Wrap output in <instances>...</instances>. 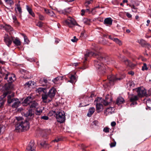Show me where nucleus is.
Instances as JSON below:
<instances>
[{
    "instance_id": "bf43d9fd",
    "label": "nucleus",
    "mask_w": 151,
    "mask_h": 151,
    "mask_svg": "<svg viewBox=\"0 0 151 151\" xmlns=\"http://www.w3.org/2000/svg\"><path fill=\"white\" fill-rule=\"evenodd\" d=\"M128 73L129 74L131 75L132 76L134 74V72L132 71H130L128 72Z\"/></svg>"
},
{
    "instance_id": "e2e57ef3",
    "label": "nucleus",
    "mask_w": 151,
    "mask_h": 151,
    "mask_svg": "<svg viewBox=\"0 0 151 151\" xmlns=\"http://www.w3.org/2000/svg\"><path fill=\"white\" fill-rule=\"evenodd\" d=\"M145 62L147 60V59L142 57V58H141V60Z\"/></svg>"
},
{
    "instance_id": "37998d69",
    "label": "nucleus",
    "mask_w": 151,
    "mask_h": 151,
    "mask_svg": "<svg viewBox=\"0 0 151 151\" xmlns=\"http://www.w3.org/2000/svg\"><path fill=\"white\" fill-rule=\"evenodd\" d=\"M32 83V81H30L26 83L24 85L25 86H27L28 87H29L31 85Z\"/></svg>"
},
{
    "instance_id": "6e6552de",
    "label": "nucleus",
    "mask_w": 151,
    "mask_h": 151,
    "mask_svg": "<svg viewBox=\"0 0 151 151\" xmlns=\"http://www.w3.org/2000/svg\"><path fill=\"white\" fill-rule=\"evenodd\" d=\"M65 24L69 27H71V24L78 25L75 20L71 17H69L68 19L65 21Z\"/></svg>"
},
{
    "instance_id": "1a4fd4ad",
    "label": "nucleus",
    "mask_w": 151,
    "mask_h": 151,
    "mask_svg": "<svg viewBox=\"0 0 151 151\" xmlns=\"http://www.w3.org/2000/svg\"><path fill=\"white\" fill-rule=\"evenodd\" d=\"M138 96L140 97L146 96V90L143 87H139L137 89Z\"/></svg>"
},
{
    "instance_id": "a18cd8bd",
    "label": "nucleus",
    "mask_w": 151,
    "mask_h": 151,
    "mask_svg": "<svg viewBox=\"0 0 151 151\" xmlns=\"http://www.w3.org/2000/svg\"><path fill=\"white\" fill-rule=\"evenodd\" d=\"M39 18L40 20H43L45 19L44 17L41 14H39L38 15Z\"/></svg>"
},
{
    "instance_id": "20e7f679",
    "label": "nucleus",
    "mask_w": 151,
    "mask_h": 151,
    "mask_svg": "<svg viewBox=\"0 0 151 151\" xmlns=\"http://www.w3.org/2000/svg\"><path fill=\"white\" fill-rule=\"evenodd\" d=\"M7 101L9 104L13 103L12 106L13 108H17L19 106L20 104V102L17 99H13L11 95H9L8 97Z\"/></svg>"
},
{
    "instance_id": "ea45409f",
    "label": "nucleus",
    "mask_w": 151,
    "mask_h": 151,
    "mask_svg": "<svg viewBox=\"0 0 151 151\" xmlns=\"http://www.w3.org/2000/svg\"><path fill=\"white\" fill-rule=\"evenodd\" d=\"M83 21L84 23L87 24H88L90 22L89 20L86 18H84L83 20Z\"/></svg>"
},
{
    "instance_id": "603ef678",
    "label": "nucleus",
    "mask_w": 151,
    "mask_h": 151,
    "mask_svg": "<svg viewBox=\"0 0 151 151\" xmlns=\"http://www.w3.org/2000/svg\"><path fill=\"white\" fill-rule=\"evenodd\" d=\"M116 124L115 122H112L111 123V125L112 127H114L116 125Z\"/></svg>"
},
{
    "instance_id": "052dcab7",
    "label": "nucleus",
    "mask_w": 151,
    "mask_h": 151,
    "mask_svg": "<svg viewBox=\"0 0 151 151\" xmlns=\"http://www.w3.org/2000/svg\"><path fill=\"white\" fill-rule=\"evenodd\" d=\"M130 6L131 7V8L132 9L133 11H134L133 10V9H136V8L135 7V6L133 5H130Z\"/></svg>"
},
{
    "instance_id": "0e129e2a",
    "label": "nucleus",
    "mask_w": 151,
    "mask_h": 151,
    "mask_svg": "<svg viewBox=\"0 0 151 151\" xmlns=\"http://www.w3.org/2000/svg\"><path fill=\"white\" fill-rule=\"evenodd\" d=\"M146 103L147 104V103L150 104L151 103V100L150 99H149L146 101Z\"/></svg>"
},
{
    "instance_id": "4d7b16f0",
    "label": "nucleus",
    "mask_w": 151,
    "mask_h": 151,
    "mask_svg": "<svg viewBox=\"0 0 151 151\" xmlns=\"http://www.w3.org/2000/svg\"><path fill=\"white\" fill-rule=\"evenodd\" d=\"M63 76H58L57 77V81L58 80H60L62 81L63 80Z\"/></svg>"
},
{
    "instance_id": "f03ea898",
    "label": "nucleus",
    "mask_w": 151,
    "mask_h": 151,
    "mask_svg": "<svg viewBox=\"0 0 151 151\" xmlns=\"http://www.w3.org/2000/svg\"><path fill=\"white\" fill-rule=\"evenodd\" d=\"M93 56L97 58V59L100 61H104L106 60L104 57H103L104 54L100 52L98 49H94L93 52L89 51H87L85 55V59L87 60V58L88 57Z\"/></svg>"
},
{
    "instance_id": "5fc2aeb1",
    "label": "nucleus",
    "mask_w": 151,
    "mask_h": 151,
    "mask_svg": "<svg viewBox=\"0 0 151 151\" xmlns=\"http://www.w3.org/2000/svg\"><path fill=\"white\" fill-rule=\"evenodd\" d=\"M126 15L129 18H130L132 17V15L128 12L127 13Z\"/></svg>"
},
{
    "instance_id": "9d476101",
    "label": "nucleus",
    "mask_w": 151,
    "mask_h": 151,
    "mask_svg": "<svg viewBox=\"0 0 151 151\" xmlns=\"http://www.w3.org/2000/svg\"><path fill=\"white\" fill-rule=\"evenodd\" d=\"M35 145L33 141H31L27 148V151H35Z\"/></svg>"
},
{
    "instance_id": "7c9ffc66",
    "label": "nucleus",
    "mask_w": 151,
    "mask_h": 151,
    "mask_svg": "<svg viewBox=\"0 0 151 151\" xmlns=\"http://www.w3.org/2000/svg\"><path fill=\"white\" fill-rule=\"evenodd\" d=\"M70 80L68 81L73 83L74 82H75L76 80V78L75 76L73 75H71L70 77Z\"/></svg>"
},
{
    "instance_id": "bb28decb",
    "label": "nucleus",
    "mask_w": 151,
    "mask_h": 151,
    "mask_svg": "<svg viewBox=\"0 0 151 151\" xmlns=\"http://www.w3.org/2000/svg\"><path fill=\"white\" fill-rule=\"evenodd\" d=\"M48 115L50 116H53L57 119V112L55 111H50L48 114Z\"/></svg>"
},
{
    "instance_id": "aec40b11",
    "label": "nucleus",
    "mask_w": 151,
    "mask_h": 151,
    "mask_svg": "<svg viewBox=\"0 0 151 151\" xmlns=\"http://www.w3.org/2000/svg\"><path fill=\"white\" fill-rule=\"evenodd\" d=\"M139 43L141 45L142 47H147L150 45V44L147 42L145 40H144L141 39L140 40Z\"/></svg>"
},
{
    "instance_id": "f257e3e1",
    "label": "nucleus",
    "mask_w": 151,
    "mask_h": 151,
    "mask_svg": "<svg viewBox=\"0 0 151 151\" xmlns=\"http://www.w3.org/2000/svg\"><path fill=\"white\" fill-rule=\"evenodd\" d=\"M109 95H107L106 96L105 100H103L101 98H98L95 99L94 103L96 104V109L98 113L102 111L103 109L102 103L105 105H107L110 102V101H111V99H110L109 100Z\"/></svg>"
},
{
    "instance_id": "f8f14e48",
    "label": "nucleus",
    "mask_w": 151,
    "mask_h": 151,
    "mask_svg": "<svg viewBox=\"0 0 151 151\" xmlns=\"http://www.w3.org/2000/svg\"><path fill=\"white\" fill-rule=\"evenodd\" d=\"M32 100V99L31 96H29L27 97L24 99L22 103L23 106H25L28 105L29 106Z\"/></svg>"
},
{
    "instance_id": "a211bd4d",
    "label": "nucleus",
    "mask_w": 151,
    "mask_h": 151,
    "mask_svg": "<svg viewBox=\"0 0 151 151\" xmlns=\"http://www.w3.org/2000/svg\"><path fill=\"white\" fill-rule=\"evenodd\" d=\"M0 26L1 29L4 28L6 31L8 32L12 31L13 30L12 27L10 25H8L6 24L4 26L1 25Z\"/></svg>"
},
{
    "instance_id": "4468645a",
    "label": "nucleus",
    "mask_w": 151,
    "mask_h": 151,
    "mask_svg": "<svg viewBox=\"0 0 151 151\" xmlns=\"http://www.w3.org/2000/svg\"><path fill=\"white\" fill-rule=\"evenodd\" d=\"M4 40L8 46L9 45L12 43V39L9 37L7 35H6L4 37Z\"/></svg>"
},
{
    "instance_id": "a19ab883",
    "label": "nucleus",
    "mask_w": 151,
    "mask_h": 151,
    "mask_svg": "<svg viewBox=\"0 0 151 151\" xmlns=\"http://www.w3.org/2000/svg\"><path fill=\"white\" fill-rule=\"evenodd\" d=\"M36 25L40 27H41L43 26V23L41 22H39L36 23Z\"/></svg>"
},
{
    "instance_id": "0eeeda50",
    "label": "nucleus",
    "mask_w": 151,
    "mask_h": 151,
    "mask_svg": "<svg viewBox=\"0 0 151 151\" xmlns=\"http://www.w3.org/2000/svg\"><path fill=\"white\" fill-rule=\"evenodd\" d=\"M65 120V113L64 111H62L57 114V122L62 123Z\"/></svg>"
},
{
    "instance_id": "4c0bfd02",
    "label": "nucleus",
    "mask_w": 151,
    "mask_h": 151,
    "mask_svg": "<svg viewBox=\"0 0 151 151\" xmlns=\"http://www.w3.org/2000/svg\"><path fill=\"white\" fill-rule=\"evenodd\" d=\"M5 2L7 4L10 5L13 4L14 2L12 0H4Z\"/></svg>"
},
{
    "instance_id": "338daca9",
    "label": "nucleus",
    "mask_w": 151,
    "mask_h": 151,
    "mask_svg": "<svg viewBox=\"0 0 151 151\" xmlns=\"http://www.w3.org/2000/svg\"><path fill=\"white\" fill-rule=\"evenodd\" d=\"M109 38L111 40L114 41V39L115 38L112 37L110 35L109 36Z\"/></svg>"
},
{
    "instance_id": "cd10ccee",
    "label": "nucleus",
    "mask_w": 151,
    "mask_h": 151,
    "mask_svg": "<svg viewBox=\"0 0 151 151\" xmlns=\"http://www.w3.org/2000/svg\"><path fill=\"white\" fill-rule=\"evenodd\" d=\"M124 102V99L121 97L118 98L116 100V104L119 105L123 103Z\"/></svg>"
},
{
    "instance_id": "c756f323",
    "label": "nucleus",
    "mask_w": 151,
    "mask_h": 151,
    "mask_svg": "<svg viewBox=\"0 0 151 151\" xmlns=\"http://www.w3.org/2000/svg\"><path fill=\"white\" fill-rule=\"evenodd\" d=\"M138 99V97L137 96L133 95H132L130 98V101L132 102L137 101Z\"/></svg>"
},
{
    "instance_id": "393cba45",
    "label": "nucleus",
    "mask_w": 151,
    "mask_h": 151,
    "mask_svg": "<svg viewBox=\"0 0 151 151\" xmlns=\"http://www.w3.org/2000/svg\"><path fill=\"white\" fill-rule=\"evenodd\" d=\"M13 42L16 46H19L21 45V42L19 39L17 38L13 40Z\"/></svg>"
},
{
    "instance_id": "f3484780",
    "label": "nucleus",
    "mask_w": 151,
    "mask_h": 151,
    "mask_svg": "<svg viewBox=\"0 0 151 151\" xmlns=\"http://www.w3.org/2000/svg\"><path fill=\"white\" fill-rule=\"evenodd\" d=\"M33 114L32 110L29 109L24 114V115L26 117L28 118V119H30L31 117H33Z\"/></svg>"
},
{
    "instance_id": "2f4dec72",
    "label": "nucleus",
    "mask_w": 151,
    "mask_h": 151,
    "mask_svg": "<svg viewBox=\"0 0 151 151\" xmlns=\"http://www.w3.org/2000/svg\"><path fill=\"white\" fill-rule=\"evenodd\" d=\"M143 65L142 67V70H147L148 69V68L149 67V66H150V68H151V66L150 65H148V67H147V64L145 63H143Z\"/></svg>"
},
{
    "instance_id": "423d86ee",
    "label": "nucleus",
    "mask_w": 151,
    "mask_h": 151,
    "mask_svg": "<svg viewBox=\"0 0 151 151\" xmlns=\"http://www.w3.org/2000/svg\"><path fill=\"white\" fill-rule=\"evenodd\" d=\"M5 72V73H4V74L2 75L4 77V79L7 80L9 83H12L14 81V80H15L14 75H11L8 72L6 71Z\"/></svg>"
},
{
    "instance_id": "72a5a7b5",
    "label": "nucleus",
    "mask_w": 151,
    "mask_h": 151,
    "mask_svg": "<svg viewBox=\"0 0 151 151\" xmlns=\"http://www.w3.org/2000/svg\"><path fill=\"white\" fill-rule=\"evenodd\" d=\"M42 112V110L40 108H37L36 110L35 114L38 115H40Z\"/></svg>"
},
{
    "instance_id": "13d9d810",
    "label": "nucleus",
    "mask_w": 151,
    "mask_h": 151,
    "mask_svg": "<svg viewBox=\"0 0 151 151\" xmlns=\"http://www.w3.org/2000/svg\"><path fill=\"white\" fill-rule=\"evenodd\" d=\"M81 15L82 16H83L84 15V13H85V10L83 9H82L81 10Z\"/></svg>"
},
{
    "instance_id": "473e14b6",
    "label": "nucleus",
    "mask_w": 151,
    "mask_h": 151,
    "mask_svg": "<svg viewBox=\"0 0 151 151\" xmlns=\"http://www.w3.org/2000/svg\"><path fill=\"white\" fill-rule=\"evenodd\" d=\"M16 6L17 7L15 8V10H16V9H17V11L19 12V14H21L22 11L20 4H17L16 5Z\"/></svg>"
},
{
    "instance_id": "774afa93",
    "label": "nucleus",
    "mask_w": 151,
    "mask_h": 151,
    "mask_svg": "<svg viewBox=\"0 0 151 151\" xmlns=\"http://www.w3.org/2000/svg\"><path fill=\"white\" fill-rule=\"evenodd\" d=\"M85 11V12H91V11H90L89 9H86Z\"/></svg>"
},
{
    "instance_id": "dca6fc26",
    "label": "nucleus",
    "mask_w": 151,
    "mask_h": 151,
    "mask_svg": "<svg viewBox=\"0 0 151 151\" xmlns=\"http://www.w3.org/2000/svg\"><path fill=\"white\" fill-rule=\"evenodd\" d=\"M45 90L46 88H39L37 89L36 92L39 94H41L42 95V94L44 93H45L47 92Z\"/></svg>"
},
{
    "instance_id": "4be33fe9",
    "label": "nucleus",
    "mask_w": 151,
    "mask_h": 151,
    "mask_svg": "<svg viewBox=\"0 0 151 151\" xmlns=\"http://www.w3.org/2000/svg\"><path fill=\"white\" fill-rule=\"evenodd\" d=\"M38 106V104L35 101L32 100L29 106L30 108H36Z\"/></svg>"
},
{
    "instance_id": "a878e982",
    "label": "nucleus",
    "mask_w": 151,
    "mask_h": 151,
    "mask_svg": "<svg viewBox=\"0 0 151 151\" xmlns=\"http://www.w3.org/2000/svg\"><path fill=\"white\" fill-rule=\"evenodd\" d=\"M47 82V80L45 78H41L40 81V83L41 84V85L42 86H45Z\"/></svg>"
},
{
    "instance_id": "09e8293b",
    "label": "nucleus",
    "mask_w": 151,
    "mask_h": 151,
    "mask_svg": "<svg viewBox=\"0 0 151 151\" xmlns=\"http://www.w3.org/2000/svg\"><path fill=\"white\" fill-rule=\"evenodd\" d=\"M93 1L92 0H90L89 1H88L86 2V6L87 7L88 6V5L90 4Z\"/></svg>"
},
{
    "instance_id": "864d4df0",
    "label": "nucleus",
    "mask_w": 151,
    "mask_h": 151,
    "mask_svg": "<svg viewBox=\"0 0 151 151\" xmlns=\"http://www.w3.org/2000/svg\"><path fill=\"white\" fill-rule=\"evenodd\" d=\"M13 20L15 21H16L17 22V24L18 25H19V22H17V19L16 17L15 16H13Z\"/></svg>"
},
{
    "instance_id": "79ce46f5",
    "label": "nucleus",
    "mask_w": 151,
    "mask_h": 151,
    "mask_svg": "<svg viewBox=\"0 0 151 151\" xmlns=\"http://www.w3.org/2000/svg\"><path fill=\"white\" fill-rule=\"evenodd\" d=\"M4 103L3 100H0V108H2Z\"/></svg>"
},
{
    "instance_id": "9b49d317",
    "label": "nucleus",
    "mask_w": 151,
    "mask_h": 151,
    "mask_svg": "<svg viewBox=\"0 0 151 151\" xmlns=\"http://www.w3.org/2000/svg\"><path fill=\"white\" fill-rule=\"evenodd\" d=\"M94 64L95 67L100 70H104L106 68L105 66L102 63L99 62L98 61L95 60Z\"/></svg>"
},
{
    "instance_id": "7ed1b4c3",
    "label": "nucleus",
    "mask_w": 151,
    "mask_h": 151,
    "mask_svg": "<svg viewBox=\"0 0 151 151\" xmlns=\"http://www.w3.org/2000/svg\"><path fill=\"white\" fill-rule=\"evenodd\" d=\"M20 118L16 117L19 122L16 125V130L18 132H22L28 130L29 128V123L27 120L21 121Z\"/></svg>"
},
{
    "instance_id": "c85d7f7f",
    "label": "nucleus",
    "mask_w": 151,
    "mask_h": 151,
    "mask_svg": "<svg viewBox=\"0 0 151 151\" xmlns=\"http://www.w3.org/2000/svg\"><path fill=\"white\" fill-rule=\"evenodd\" d=\"M26 9L29 13L31 16L33 17L35 16L34 13L33 12L32 9L27 5L26 6Z\"/></svg>"
},
{
    "instance_id": "39448f33",
    "label": "nucleus",
    "mask_w": 151,
    "mask_h": 151,
    "mask_svg": "<svg viewBox=\"0 0 151 151\" xmlns=\"http://www.w3.org/2000/svg\"><path fill=\"white\" fill-rule=\"evenodd\" d=\"M108 79L109 83L111 85H113L122 79V78L119 77L118 75H116L109 76L108 77Z\"/></svg>"
},
{
    "instance_id": "680f3d73",
    "label": "nucleus",
    "mask_w": 151,
    "mask_h": 151,
    "mask_svg": "<svg viewBox=\"0 0 151 151\" xmlns=\"http://www.w3.org/2000/svg\"><path fill=\"white\" fill-rule=\"evenodd\" d=\"M98 122L97 121H93V124L95 125H97L98 124Z\"/></svg>"
},
{
    "instance_id": "de8ad7c7",
    "label": "nucleus",
    "mask_w": 151,
    "mask_h": 151,
    "mask_svg": "<svg viewBox=\"0 0 151 151\" xmlns=\"http://www.w3.org/2000/svg\"><path fill=\"white\" fill-rule=\"evenodd\" d=\"M40 145L42 147H45L46 145V143L45 141H42L40 143Z\"/></svg>"
},
{
    "instance_id": "f704fd0d",
    "label": "nucleus",
    "mask_w": 151,
    "mask_h": 151,
    "mask_svg": "<svg viewBox=\"0 0 151 151\" xmlns=\"http://www.w3.org/2000/svg\"><path fill=\"white\" fill-rule=\"evenodd\" d=\"M113 41L115 42L117 44H119V46L122 45V43L121 41L117 38H115L114 39Z\"/></svg>"
},
{
    "instance_id": "2eb2a0df",
    "label": "nucleus",
    "mask_w": 151,
    "mask_h": 151,
    "mask_svg": "<svg viewBox=\"0 0 151 151\" xmlns=\"http://www.w3.org/2000/svg\"><path fill=\"white\" fill-rule=\"evenodd\" d=\"M112 20L110 17L105 18L104 20V24L106 25H111L112 24Z\"/></svg>"
},
{
    "instance_id": "ddd939ff",
    "label": "nucleus",
    "mask_w": 151,
    "mask_h": 151,
    "mask_svg": "<svg viewBox=\"0 0 151 151\" xmlns=\"http://www.w3.org/2000/svg\"><path fill=\"white\" fill-rule=\"evenodd\" d=\"M56 90L54 88H52L48 92V95L50 98L53 97L55 95Z\"/></svg>"
},
{
    "instance_id": "58836bf2",
    "label": "nucleus",
    "mask_w": 151,
    "mask_h": 151,
    "mask_svg": "<svg viewBox=\"0 0 151 151\" xmlns=\"http://www.w3.org/2000/svg\"><path fill=\"white\" fill-rule=\"evenodd\" d=\"M114 142H111L109 145H110V147L111 148L115 147L116 144V142L114 141V139H113Z\"/></svg>"
},
{
    "instance_id": "69168bd1",
    "label": "nucleus",
    "mask_w": 151,
    "mask_h": 151,
    "mask_svg": "<svg viewBox=\"0 0 151 151\" xmlns=\"http://www.w3.org/2000/svg\"><path fill=\"white\" fill-rule=\"evenodd\" d=\"M3 128V127L1 125H0V135H1V132L2 131V129Z\"/></svg>"
},
{
    "instance_id": "5701e85b",
    "label": "nucleus",
    "mask_w": 151,
    "mask_h": 151,
    "mask_svg": "<svg viewBox=\"0 0 151 151\" xmlns=\"http://www.w3.org/2000/svg\"><path fill=\"white\" fill-rule=\"evenodd\" d=\"M114 108L112 107H109L107 108L105 111V113L108 114H111L114 111Z\"/></svg>"
},
{
    "instance_id": "8fccbe9b",
    "label": "nucleus",
    "mask_w": 151,
    "mask_h": 151,
    "mask_svg": "<svg viewBox=\"0 0 151 151\" xmlns=\"http://www.w3.org/2000/svg\"><path fill=\"white\" fill-rule=\"evenodd\" d=\"M41 119L45 120H47L48 119V117L47 116H43L41 117Z\"/></svg>"
},
{
    "instance_id": "b1692460",
    "label": "nucleus",
    "mask_w": 151,
    "mask_h": 151,
    "mask_svg": "<svg viewBox=\"0 0 151 151\" xmlns=\"http://www.w3.org/2000/svg\"><path fill=\"white\" fill-rule=\"evenodd\" d=\"M42 100L43 101L44 103H46L47 100V99L48 97V94H47V92H46L45 93H43L42 94Z\"/></svg>"
},
{
    "instance_id": "3c124183",
    "label": "nucleus",
    "mask_w": 151,
    "mask_h": 151,
    "mask_svg": "<svg viewBox=\"0 0 151 151\" xmlns=\"http://www.w3.org/2000/svg\"><path fill=\"white\" fill-rule=\"evenodd\" d=\"M4 71H5L4 69H1V67H0V73L2 74V75L4 74Z\"/></svg>"
},
{
    "instance_id": "c03bdc74",
    "label": "nucleus",
    "mask_w": 151,
    "mask_h": 151,
    "mask_svg": "<svg viewBox=\"0 0 151 151\" xmlns=\"http://www.w3.org/2000/svg\"><path fill=\"white\" fill-rule=\"evenodd\" d=\"M103 131L105 133H108L109 131V128L106 127L104 129Z\"/></svg>"
},
{
    "instance_id": "6e6d98bb",
    "label": "nucleus",
    "mask_w": 151,
    "mask_h": 151,
    "mask_svg": "<svg viewBox=\"0 0 151 151\" xmlns=\"http://www.w3.org/2000/svg\"><path fill=\"white\" fill-rule=\"evenodd\" d=\"M64 99H62L61 100H59V103L61 104H64Z\"/></svg>"
},
{
    "instance_id": "c9c22d12",
    "label": "nucleus",
    "mask_w": 151,
    "mask_h": 151,
    "mask_svg": "<svg viewBox=\"0 0 151 151\" xmlns=\"http://www.w3.org/2000/svg\"><path fill=\"white\" fill-rule=\"evenodd\" d=\"M124 61L125 64L126 65L130 67L132 66V63L130 61L127 59H126Z\"/></svg>"
},
{
    "instance_id": "e433bc0d",
    "label": "nucleus",
    "mask_w": 151,
    "mask_h": 151,
    "mask_svg": "<svg viewBox=\"0 0 151 151\" xmlns=\"http://www.w3.org/2000/svg\"><path fill=\"white\" fill-rule=\"evenodd\" d=\"M22 35L24 37V42L25 44H28L29 42V41L27 39V37L24 34H22Z\"/></svg>"
},
{
    "instance_id": "412c9836",
    "label": "nucleus",
    "mask_w": 151,
    "mask_h": 151,
    "mask_svg": "<svg viewBox=\"0 0 151 151\" xmlns=\"http://www.w3.org/2000/svg\"><path fill=\"white\" fill-rule=\"evenodd\" d=\"M95 111V109L94 107L90 108L87 114V116L88 117H91Z\"/></svg>"
},
{
    "instance_id": "6ab92c4d",
    "label": "nucleus",
    "mask_w": 151,
    "mask_h": 151,
    "mask_svg": "<svg viewBox=\"0 0 151 151\" xmlns=\"http://www.w3.org/2000/svg\"><path fill=\"white\" fill-rule=\"evenodd\" d=\"M44 10L46 13L50 16L53 17H55V14L53 11L45 9Z\"/></svg>"
},
{
    "instance_id": "49530a36",
    "label": "nucleus",
    "mask_w": 151,
    "mask_h": 151,
    "mask_svg": "<svg viewBox=\"0 0 151 151\" xmlns=\"http://www.w3.org/2000/svg\"><path fill=\"white\" fill-rule=\"evenodd\" d=\"M78 39L77 38L76 36H74L73 37V38L71 39V41L73 42H76L78 40Z\"/></svg>"
}]
</instances>
